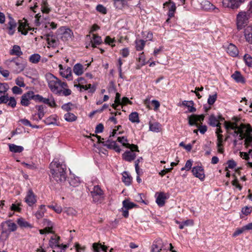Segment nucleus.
<instances>
[{"mask_svg": "<svg viewBox=\"0 0 252 252\" xmlns=\"http://www.w3.org/2000/svg\"><path fill=\"white\" fill-rule=\"evenodd\" d=\"M51 178L57 183L65 181L66 178L65 165L61 164L57 159H54L50 164Z\"/></svg>", "mask_w": 252, "mask_h": 252, "instance_id": "nucleus-1", "label": "nucleus"}, {"mask_svg": "<svg viewBox=\"0 0 252 252\" xmlns=\"http://www.w3.org/2000/svg\"><path fill=\"white\" fill-rule=\"evenodd\" d=\"M224 126L227 132L234 137H238V139L240 140L244 138L243 131L240 126H238L235 123L225 121Z\"/></svg>", "mask_w": 252, "mask_h": 252, "instance_id": "nucleus-2", "label": "nucleus"}, {"mask_svg": "<svg viewBox=\"0 0 252 252\" xmlns=\"http://www.w3.org/2000/svg\"><path fill=\"white\" fill-rule=\"evenodd\" d=\"M5 63L9 66V68H12L15 73L22 72L26 66V62L23 61L20 62L18 57L14 58L12 60H7Z\"/></svg>", "mask_w": 252, "mask_h": 252, "instance_id": "nucleus-3", "label": "nucleus"}, {"mask_svg": "<svg viewBox=\"0 0 252 252\" xmlns=\"http://www.w3.org/2000/svg\"><path fill=\"white\" fill-rule=\"evenodd\" d=\"M45 77L51 91L60 94L62 92L60 90V80L51 73H47Z\"/></svg>", "mask_w": 252, "mask_h": 252, "instance_id": "nucleus-4", "label": "nucleus"}, {"mask_svg": "<svg viewBox=\"0 0 252 252\" xmlns=\"http://www.w3.org/2000/svg\"><path fill=\"white\" fill-rule=\"evenodd\" d=\"M124 146L130 149V150L126 151L123 154V158L126 161L131 162L136 157L134 152H139L138 146L132 144H124Z\"/></svg>", "mask_w": 252, "mask_h": 252, "instance_id": "nucleus-5", "label": "nucleus"}, {"mask_svg": "<svg viewBox=\"0 0 252 252\" xmlns=\"http://www.w3.org/2000/svg\"><path fill=\"white\" fill-rule=\"evenodd\" d=\"M251 16L245 11H241L237 15V26L239 30H242L249 23Z\"/></svg>", "mask_w": 252, "mask_h": 252, "instance_id": "nucleus-6", "label": "nucleus"}, {"mask_svg": "<svg viewBox=\"0 0 252 252\" xmlns=\"http://www.w3.org/2000/svg\"><path fill=\"white\" fill-rule=\"evenodd\" d=\"M90 193L94 202H100L103 199V191L98 185L94 186Z\"/></svg>", "mask_w": 252, "mask_h": 252, "instance_id": "nucleus-7", "label": "nucleus"}, {"mask_svg": "<svg viewBox=\"0 0 252 252\" xmlns=\"http://www.w3.org/2000/svg\"><path fill=\"white\" fill-rule=\"evenodd\" d=\"M2 233H6L7 231L13 232L17 229L16 223L12 222L11 220H8L2 222L0 224Z\"/></svg>", "mask_w": 252, "mask_h": 252, "instance_id": "nucleus-8", "label": "nucleus"}, {"mask_svg": "<svg viewBox=\"0 0 252 252\" xmlns=\"http://www.w3.org/2000/svg\"><path fill=\"white\" fill-rule=\"evenodd\" d=\"M245 0H222V3L224 7L232 9L238 8Z\"/></svg>", "mask_w": 252, "mask_h": 252, "instance_id": "nucleus-9", "label": "nucleus"}, {"mask_svg": "<svg viewBox=\"0 0 252 252\" xmlns=\"http://www.w3.org/2000/svg\"><path fill=\"white\" fill-rule=\"evenodd\" d=\"M59 237L55 236L54 238L52 237L49 241V245L52 248L54 249L60 248L61 249V252H64L67 248V246L63 245V244L60 245L59 242Z\"/></svg>", "mask_w": 252, "mask_h": 252, "instance_id": "nucleus-10", "label": "nucleus"}, {"mask_svg": "<svg viewBox=\"0 0 252 252\" xmlns=\"http://www.w3.org/2000/svg\"><path fill=\"white\" fill-rule=\"evenodd\" d=\"M192 172L195 177L199 178L201 181L204 180V171L202 166H196L193 167L192 169Z\"/></svg>", "mask_w": 252, "mask_h": 252, "instance_id": "nucleus-11", "label": "nucleus"}, {"mask_svg": "<svg viewBox=\"0 0 252 252\" xmlns=\"http://www.w3.org/2000/svg\"><path fill=\"white\" fill-rule=\"evenodd\" d=\"M204 119V115H191L189 117V124L190 126H198V122L203 121Z\"/></svg>", "mask_w": 252, "mask_h": 252, "instance_id": "nucleus-12", "label": "nucleus"}, {"mask_svg": "<svg viewBox=\"0 0 252 252\" xmlns=\"http://www.w3.org/2000/svg\"><path fill=\"white\" fill-rule=\"evenodd\" d=\"M32 91H28L21 96V104L24 106H28L30 104V100L32 99Z\"/></svg>", "mask_w": 252, "mask_h": 252, "instance_id": "nucleus-13", "label": "nucleus"}, {"mask_svg": "<svg viewBox=\"0 0 252 252\" xmlns=\"http://www.w3.org/2000/svg\"><path fill=\"white\" fill-rule=\"evenodd\" d=\"M25 201L30 206H32L36 203V196L31 189H29L27 192Z\"/></svg>", "mask_w": 252, "mask_h": 252, "instance_id": "nucleus-14", "label": "nucleus"}, {"mask_svg": "<svg viewBox=\"0 0 252 252\" xmlns=\"http://www.w3.org/2000/svg\"><path fill=\"white\" fill-rule=\"evenodd\" d=\"M224 120V118L221 116L219 115L217 117L214 114L210 115L209 119V124L212 126H220V123L219 121H222Z\"/></svg>", "mask_w": 252, "mask_h": 252, "instance_id": "nucleus-15", "label": "nucleus"}, {"mask_svg": "<svg viewBox=\"0 0 252 252\" xmlns=\"http://www.w3.org/2000/svg\"><path fill=\"white\" fill-rule=\"evenodd\" d=\"M158 193V196L156 199V203L159 207H162L165 204V200L168 198V196L166 195V194L160 192Z\"/></svg>", "mask_w": 252, "mask_h": 252, "instance_id": "nucleus-16", "label": "nucleus"}, {"mask_svg": "<svg viewBox=\"0 0 252 252\" xmlns=\"http://www.w3.org/2000/svg\"><path fill=\"white\" fill-rule=\"evenodd\" d=\"M244 36L246 41L252 44V26H248L245 29Z\"/></svg>", "mask_w": 252, "mask_h": 252, "instance_id": "nucleus-17", "label": "nucleus"}, {"mask_svg": "<svg viewBox=\"0 0 252 252\" xmlns=\"http://www.w3.org/2000/svg\"><path fill=\"white\" fill-rule=\"evenodd\" d=\"M227 53L232 57H236L238 55L239 51L235 45L230 44L226 49Z\"/></svg>", "mask_w": 252, "mask_h": 252, "instance_id": "nucleus-18", "label": "nucleus"}, {"mask_svg": "<svg viewBox=\"0 0 252 252\" xmlns=\"http://www.w3.org/2000/svg\"><path fill=\"white\" fill-rule=\"evenodd\" d=\"M231 77L237 82L244 84L245 83V79L243 76L238 71H236L231 75Z\"/></svg>", "mask_w": 252, "mask_h": 252, "instance_id": "nucleus-19", "label": "nucleus"}, {"mask_svg": "<svg viewBox=\"0 0 252 252\" xmlns=\"http://www.w3.org/2000/svg\"><path fill=\"white\" fill-rule=\"evenodd\" d=\"M73 32L69 29H66L61 36V39L63 41H67L71 38Z\"/></svg>", "mask_w": 252, "mask_h": 252, "instance_id": "nucleus-20", "label": "nucleus"}, {"mask_svg": "<svg viewBox=\"0 0 252 252\" xmlns=\"http://www.w3.org/2000/svg\"><path fill=\"white\" fill-rule=\"evenodd\" d=\"M93 249L94 252H99L100 249L104 252H106L107 251V246L102 245L101 244L97 243H94L93 244Z\"/></svg>", "mask_w": 252, "mask_h": 252, "instance_id": "nucleus-21", "label": "nucleus"}, {"mask_svg": "<svg viewBox=\"0 0 252 252\" xmlns=\"http://www.w3.org/2000/svg\"><path fill=\"white\" fill-rule=\"evenodd\" d=\"M10 54L11 55L17 56L18 58L23 55V52H22L19 46L15 45L13 46L12 49L10 51Z\"/></svg>", "mask_w": 252, "mask_h": 252, "instance_id": "nucleus-22", "label": "nucleus"}, {"mask_svg": "<svg viewBox=\"0 0 252 252\" xmlns=\"http://www.w3.org/2000/svg\"><path fill=\"white\" fill-rule=\"evenodd\" d=\"M241 128H242V131L244 135V138L246 136L251 135L252 132V129L250 125L245 126L244 124L240 125Z\"/></svg>", "mask_w": 252, "mask_h": 252, "instance_id": "nucleus-23", "label": "nucleus"}, {"mask_svg": "<svg viewBox=\"0 0 252 252\" xmlns=\"http://www.w3.org/2000/svg\"><path fill=\"white\" fill-rule=\"evenodd\" d=\"M29 26L27 24V22H21L20 23L19 26L18 27V31L21 32L22 34L26 35L28 33L27 29H29Z\"/></svg>", "mask_w": 252, "mask_h": 252, "instance_id": "nucleus-24", "label": "nucleus"}, {"mask_svg": "<svg viewBox=\"0 0 252 252\" xmlns=\"http://www.w3.org/2000/svg\"><path fill=\"white\" fill-rule=\"evenodd\" d=\"M46 210L45 209V206L41 205L39 206L38 210L35 213V216L37 219H40L42 218L44 216Z\"/></svg>", "mask_w": 252, "mask_h": 252, "instance_id": "nucleus-25", "label": "nucleus"}, {"mask_svg": "<svg viewBox=\"0 0 252 252\" xmlns=\"http://www.w3.org/2000/svg\"><path fill=\"white\" fill-rule=\"evenodd\" d=\"M93 38L91 40L92 46L94 48L95 47V45H99L102 43V40L100 36L93 34Z\"/></svg>", "mask_w": 252, "mask_h": 252, "instance_id": "nucleus-26", "label": "nucleus"}, {"mask_svg": "<svg viewBox=\"0 0 252 252\" xmlns=\"http://www.w3.org/2000/svg\"><path fill=\"white\" fill-rule=\"evenodd\" d=\"M73 72L77 75H81L83 73V66L79 63L74 65L73 68Z\"/></svg>", "mask_w": 252, "mask_h": 252, "instance_id": "nucleus-27", "label": "nucleus"}, {"mask_svg": "<svg viewBox=\"0 0 252 252\" xmlns=\"http://www.w3.org/2000/svg\"><path fill=\"white\" fill-rule=\"evenodd\" d=\"M122 181L126 186H129L131 182L132 178L126 171H124L123 174Z\"/></svg>", "mask_w": 252, "mask_h": 252, "instance_id": "nucleus-28", "label": "nucleus"}, {"mask_svg": "<svg viewBox=\"0 0 252 252\" xmlns=\"http://www.w3.org/2000/svg\"><path fill=\"white\" fill-rule=\"evenodd\" d=\"M182 104L188 108V110L189 112H194L196 111V108L193 107L194 103L192 100L190 101H183Z\"/></svg>", "mask_w": 252, "mask_h": 252, "instance_id": "nucleus-29", "label": "nucleus"}, {"mask_svg": "<svg viewBox=\"0 0 252 252\" xmlns=\"http://www.w3.org/2000/svg\"><path fill=\"white\" fill-rule=\"evenodd\" d=\"M9 150L13 153H21L24 150V148L21 146H17L14 144H9Z\"/></svg>", "mask_w": 252, "mask_h": 252, "instance_id": "nucleus-30", "label": "nucleus"}, {"mask_svg": "<svg viewBox=\"0 0 252 252\" xmlns=\"http://www.w3.org/2000/svg\"><path fill=\"white\" fill-rule=\"evenodd\" d=\"M17 223L21 228L32 227V225L28 221H26L23 218H19L17 220Z\"/></svg>", "mask_w": 252, "mask_h": 252, "instance_id": "nucleus-31", "label": "nucleus"}, {"mask_svg": "<svg viewBox=\"0 0 252 252\" xmlns=\"http://www.w3.org/2000/svg\"><path fill=\"white\" fill-rule=\"evenodd\" d=\"M35 108L37 109L38 113V117L40 120L42 119V118L44 117L45 115L44 109L46 108L45 106H43V105H36Z\"/></svg>", "mask_w": 252, "mask_h": 252, "instance_id": "nucleus-32", "label": "nucleus"}, {"mask_svg": "<svg viewBox=\"0 0 252 252\" xmlns=\"http://www.w3.org/2000/svg\"><path fill=\"white\" fill-rule=\"evenodd\" d=\"M126 4L125 0H114V5L117 9H122Z\"/></svg>", "mask_w": 252, "mask_h": 252, "instance_id": "nucleus-33", "label": "nucleus"}, {"mask_svg": "<svg viewBox=\"0 0 252 252\" xmlns=\"http://www.w3.org/2000/svg\"><path fill=\"white\" fill-rule=\"evenodd\" d=\"M44 122L47 125H57L56 116L55 115L50 116L44 120Z\"/></svg>", "mask_w": 252, "mask_h": 252, "instance_id": "nucleus-34", "label": "nucleus"}, {"mask_svg": "<svg viewBox=\"0 0 252 252\" xmlns=\"http://www.w3.org/2000/svg\"><path fill=\"white\" fill-rule=\"evenodd\" d=\"M42 102L44 104H47L51 107H56L57 104L54 98L49 99L43 97Z\"/></svg>", "mask_w": 252, "mask_h": 252, "instance_id": "nucleus-35", "label": "nucleus"}, {"mask_svg": "<svg viewBox=\"0 0 252 252\" xmlns=\"http://www.w3.org/2000/svg\"><path fill=\"white\" fill-rule=\"evenodd\" d=\"M129 120L132 123H139V116L138 114L136 112H132L129 115Z\"/></svg>", "mask_w": 252, "mask_h": 252, "instance_id": "nucleus-36", "label": "nucleus"}, {"mask_svg": "<svg viewBox=\"0 0 252 252\" xmlns=\"http://www.w3.org/2000/svg\"><path fill=\"white\" fill-rule=\"evenodd\" d=\"M161 129V125L158 123H154L150 124V129L155 132H159Z\"/></svg>", "mask_w": 252, "mask_h": 252, "instance_id": "nucleus-37", "label": "nucleus"}, {"mask_svg": "<svg viewBox=\"0 0 252 252\" xmlns=\"http://www.w3.org/2000/svg\"><path fill=\"white\" fill-rule=\"evenodd\" d=\"M202 5V8L205 10H212L216 9L217 11L219 10L218 8H214V5L211 4L209 1H204L201 3Z\"/></svg>", "mask_w": 252, "mask_h": 252, "instance_id": "nucleus-38", "label": "nucleus"}, {"mask_svg": "<svg viewBox=\"0 0 252 252\" xmlns=\"http://www.w3.org/2000/svg\"><path fill=\"white\" fill-rule=\"evenodd\" d=\"M176 9V7L175 4L174 3H172L169 8L168 13V18L166 20V22L168 23L170 20V18L174 16Z\"/></svg>", "mask_w": 252, "mask_h": 252, "instance_id": "nucleus-39", "label": "nucleus"}, {"mask_svg": "<svg viewBox=\"0 0 252 252\" xmlns=\"http://www.w3.org/2000/svg\"><path fill=\"white\" fill-rule=\"evenodd\" d=\"M123 208L129 210L134 208L137 205L133 202H129L127 200H125L123 201Z\"/></svg>", "mask_w": 252, "mask_h": 252, "instance_id": "nucleus-40", "label": "nucleus"}, {"mask_svg": "<svg viewBox=\"0 0 252 252\" xmlns=\"http://www.w3.org/2000/svg\"><path fill=\"white\" fill-rule=\"evenodd\" d=\"M103 145L104 146L106 147L108 149H114V148L116 144V142L114 141H111V140L109 138L105 142H102Z\"/></svg>", "mask_w": 252, "mask_h": 252, "instance_id": "nucleus-41", "label": "nucleus"}, {"mask_svg": "<svg viewBox=\"0 0 252 252\" xmlns=\"http://www.w3.org/2000/svg\"><path fill=\"white\" fill-rule=\"evenodd\" d=\"M136 49L137 51H141L143 49L145 45V41L144 40L140 39L135 41Z\"/></svg>", "mask_w": 252, "mask_h": 252, "instance_id": "nucleus-42", "label": "nucleus"}, {"mask_svg": "<svg viewBox=\"0 0 252 252\" xmlns=\"http://www.w3.org/2000/svg\"><path fill=\"white\" fill-rule=\"evenodd\" d=\"M64 119L67 122H73L77 119V117L71 113H67L64 116Z\"/></svg>", "mask_w": 252, "mask_h": 252, "instance_id": "nucleus-43", "label": "nucleus"}, {"mask_svg": "<svg viewBox=\"0 0 252 252\" xmlns=\"http://www.w3.org/2000/svg\"><path fill=\"white\" fill-rule=\"evenodd\" d=\"M40 56L38 54H34L30 56L29 61L33 63H38L40 60Z\"/></svg>", "mask_w": 252, "mask_h": 252, "instance_id": "nucleus-44", "label": "nucleus"}, {"mask_svg": "<svg viewBox=\"0 0 252 252\" xmlns=\"http://www.w3.org/2000/svg\"><path fill=\"white\" fill-rule=\"evenodd\" d=\"M61 75L67 79H69L71 76V69L70 67H68L64 71L60 72Z\"/></svg>", "mask_w": 252, "mask_h": 252, "instance_id": "nucleus-45", "label": "nucleus"}, {"mask_svg": "<svg viewBox=\"0 0 252 252\" xmlns=\"http://www.w3.org/2000/svg\"><path fill=\"white\" fill-rule=\"evenodd\" d=\"M41 11L44 13H48L50 11V8L48 7V3L45 0H43L42 2Z\"/></svg>", "mask_w": 252, "mask_h": 252, "instance_id": "nucleus-46", "label": "nucleus"}, {"mask_svg": "<svg viewBox=\"0 0 252 252\" xmlns=\"http://www.w3.org/2000/svg\"><path fill=\"white\" fill-rule=\"evenodd\" d=\"M244 60L248 66H252V57L250 55L245 54L244 56Z\"/></svg>", "mask_w": 252, "mask_h": 252, "instance_id": "nucleus-47", "label": "nucleus"}, {"mask_svg": "<svg viewBox=\"0 0 252 252\" xmlns=\"http://www.w3.org/2000/svg\"><path fill=\"white\" fill-rule=\"evenodd\" d=\"M217 98V94L216 93L213 95H210L208 98L207 102L210 105H212L214 104Z\"/></svg>", "mask_w": 252, "mask_h": 252, "instance_id": "nucleus-48", "label": "nucleus"}, {"mask_svg": "<svg viewBox=\"0 0 252 252\" xmlns=\"http://www.w3.org/2000/svg\"><path fill=\"white\" fill-rule=\"evenodd\" d=\"M16 100L14 97H8V101L7 103V104L8 106L11 107L12 108H14L16 107Z\"/></svg>", "mask_w": 252, "mask_h": 252, "instance_id": "nucleus-49", "label": "nucleus"}, {"mask_svg": "<svg viewBox=\"0 0 252 252\" xmlns=\"http://www.w3.org/2000/svg\"><path fill=\"white\" fill-rule=\"evenodd\" d=\"M80 183L79 179L78 177L71 178L69 181V184L73 187H77Z\"/></svg>", "mask_w": 252, "mask_h": 252, "instance_id": "nucleus-50", "label": "nucleus"}, {"mask_svg": "<svg viewBox=\"0 0 252 252\" xmlns=\"http://www.w3.org/2000/svg\"><path fill=\"white\" fill-rule=\"evenodd\" d=\"M16 84L20 87H24L25 84L24 82V79L21 77H17L15 80Z\"/></svg>", "mask_w": 252, "mask_h": 252, "instance_id": "nucleus-51", "label": "nucleus"}, {"mask_svg": "<svg viewBox=\"0 0 252 252\" xmlns=\"http://www.w3.org/2000/svg\"><path fill=\"white\" fill-rule=\"evenodd\" d=\"M9 88L8 85L6 83H0V93H5Z\"/></svg>", "mask_w": 252, "mask_h": 252, "instance_id": "nucleus-52", "label": "nucleus"}, {"mask_svg": "<svg viewBox=\"0 0 252 252\" xmlns=\"http://www.w3.org/2000/svg\"><path fill=\"white\" fill-rule=\"evenodd\" d=\"M48 207L49 208H51L58 214H60L62 212V208L58 205H49Z\"/></svg>", "mask_w": 252, "mask_h": 252, "instance_id": "nucleus-53", "label": "nucleus"}, {"mask_svg": "<svg viewBox=\"0 0 252 252\" xmlns=\"http://www.w3.org/2000/svg\"><path fill=\"white\" fill-rule=\"evenodd\" d=\"M32 95V99L34 100L36 102H42L43 97H42L41 95L39 94H35L33 91Z\"/></svg>", "mask_w": 252, "mask_h": 252, "instance_id": "nucleus-54", "label": "nucleus"}, {"mask_svg": "<svg viewBox=\"0 0 252 252\" xmlns=\"http://www.w3.org/2000/svg\"><path fill=\"white\" fill-rule=\"evenodd\" d=\"M228 166L225 168V170H227V168L233 169L236 166V163L233 160H229L227 162Z\"/></svg>", "mask_w": 252, "mask_h": 252, "instance_id": "nucleus-55", "label": "nucleus"}, {"mask_svg": "<svg viewBox=\"0 0 252 252\" xmlns=\"http://www.w3.org/2000/svg\"><path fill=\"white\" fill-rule=\"evenodd\" d=\"M245 138V145L246 147H249L251 145L252 143V136L251 135H248L245 136L244 138Z\"/></svg>", "mask_w": 252, "mask_h": 252, "instance_id": "nucleus-56", "label": "nucleus"}, {"mask_svg": "<svg viewBox=\"0 0 252 252\" xmlns=\"http://www.w3.org/2000/svg\"><path fill=\"white\" fill-rule=\"evenodd\" d=\"M192 161L191 160H188L187 161L185 167L181 168V170H189L191 169L192 166Z\"/></svg>", "mask_w": 252, "mask_h": 252, "instance_id": "nucleus-57", "label": "nucleus"}, {"mask_svg": "<svg viewBox=\"0 0 252 252\" xmlns=\"http://www.w3.org/2000/svg\"><path fill=\"white\" fill-rule=\"evenodd\" d=\"M252 211V207H249L248 206H246L242 209V213L245 215H248L250 214Z\"/></svg>", "mask_w": 252, "mask_h": 252, "instance_id": "nucleus-58", "label": "nucleus"}, {"mask_svg": "<svg viewBox=\"0 0 252 252\" xmlns=\"http://www.w3.org/2000/svg\"><path fill=\"white\" fill-rule=\"evenodd\" d=\"M22 164H23L25 167L28 169L34 170L36 169V166L34 163L32 162L31 163H27L26 162H23Z\"/></svg>", "mask_w": 252, "mask_h": 252, "instance_id": "nucleus-59", "label": "nucleus"}, {"mask_svg": "<svg viewBox=\"0 0 252 252\" xmlns=\"http://www.w3.org/2000/svg\"><path fill=\"white\" fill-rule=\"evenodd\" d=\"M96 10L102 14H106L107 12L106 8L101 4H99L96 6Z\"/></svg>", "mask_w": 252, "mask_h": 252, "instance_id": "nucleus-60", "label": "nucleus"}, {"mask_svg": "<svg viewBox=\"0 0 252 252\" xmlns=\"http://www.w3.org/2000/svg\"><path fill=\"white\" fill-rule=\"evenodd\" d=\"M104 129V126L102 124H99L95 127V133H99L103 132Z\"/></svg>", "mask_w": 252, "mask_h": 252, "instance_id": "nucleus-61", "label": "nucleus"}, {"mask_svg": "<svg viewBox=\"0 0 252 252\" xmlns=\"http://www.w3.org/2000/svg\"><path fill=\"white\" fill-rule=\"evenodd\" d=\"M143 158L142 157L139 158L137 160L135 161V168L136 173L139 175V163L142 160Z\"/></svg>", "mask_w": 252, "mask_h": 252, "instance_id": "nucleus-62", "label": "nucleus"}, {"mask_svg": "<svg viewBox=\"0 0 252 252\" xmlns=\"http://www.w3.org/2000/svg\"><path fill=\"white\" fill-rule=\"evenodd\" d=\"M12 91L13 94H20L22 93V90L18 86H14L12 88Z\"/></svg>", "mask_w": 252, "mask_h": 252, "instance_id": "nucleus-63", "label": "nucleus"}, {"mask_svg": "<svg viewBox=\"0 0 252 252\" xmlns=\"http://www.w3.org/2000/svg\"><path fill=\"white\" fill-rule=\"evenodd\" d=\"M66 212L68 215L75 216L77 214V211L73 208H68L66 209Z\"/></svg>", "mask_w": 252, "mask_h": 252, "instance_id": "nucleus-64", "label": "nucleus"}]
</instances>
